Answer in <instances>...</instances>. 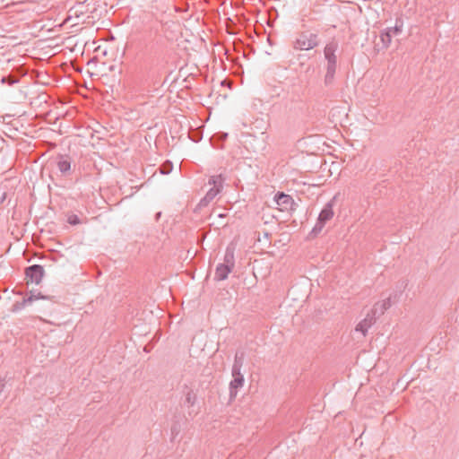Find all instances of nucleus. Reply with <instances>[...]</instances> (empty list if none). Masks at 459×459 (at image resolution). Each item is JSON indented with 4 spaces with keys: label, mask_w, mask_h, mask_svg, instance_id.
<instances>
[{
    "label": "nucleus",
    "mask_w": 459,
    "mask_h": 459,
    "mask_svg": "<svg viewBox=\"0 0 459 459\" xmlns=\"http://www.w3.org/2000/svg\"><path fill=\"white\" fill-rule=\"evenodd\" d=\"M339 44L335 40L329 41L324 48V57L325 60V74L324 82L326 86L333 84L337 70Z\"/></svg>",
    "instance_id": "1"
},
{
    "label": "nucleus",
    "mask_w": 459,
    "mask_h": 459,
    "mask_svg": "<svg viewBox=\"0 0 459 459\" xmlns=\"http://www.w3.org/2000/svg\"><path fill=\"white\" fill-rule=\"evenodd\" d=\"M319 43L318 33L307 30L298 33L292 42V47L295 50L308 51L316 48Z\"/></svg>",
    "instance_id": "2"
},
{
    "label": "nucleus",
    "mask_w": 459,
    "mask_h": 459,
    "mask_svg": "<svg viewBox=\"0 0 459 459\" xmlns=\"http://www.w3.org/2000/svg\"><path fill=\"white\" fill-rule=\"evenodd\" d=\"M223 178L221 175H214L209 178V185H212V187L207 192L205 196L201 200V205H207L212 202L216 195L221 192L222 188Z\"/></svg>",
    "instance_id": "3"
},
{
    "label": "nucleus",
    "mask_w": 459,
    "mask_h": 459,
    "mask_svg": "<svg viewBox=\"0 0 459 459\" xmlns=\"http://www.w3.org/2000/svg\"><path fill=\"white\" fill-rule=\"evenodd\" d=\"M333 214L334 212L333 210V203L329 202L325 205L319 213L317 221L312 230V232L315 234L319 233L323 230L325 224L333 219Z\"/></svg>",
    "instance_id": "4"
},
{
    "label": "nucleus",
    "mask_w": 459,
    "mask_h": 459,
    "mask_svg": "<svg viewBox=\"0 0 459 459\" xmlns=\"http://www.w3.org/2000/svg\"><path fill=\"white\" fill-rule=\"evenodd\" d=\"M274 202L277 208L281 212H290L294 210L295 202L290 195L278 193L274 196Z\"/></svg>",
    "instance_id": "5"
},
{
    "label": "nucleus",
    "mask_w": 459,
    "mask_h": 459,
    "mask_svg": "<svg viewBox=\"0 0 459 459\" xmlns=\"http://www.w3.org/2000/svg\"><path fill=\"white\" fill-rule=\"evenodd\" d=\"M48 299V297L41 295L39 292V293H35V292L30 291V295L27 298L23 299L22 301L15 302L12 306L11 311L13 312V313L19 312L20 310L24 308L25 306L30 305V304H32L36 300H38V299Z\"/></svg>",
    "instance_id": "6"
},
{
    "label": "nucleus",
    "mask_w": 459,
    "mask_h": 459,
    "mask_svg": "<svg viewBox=\"0 0 459 459\" xmlns=\"http://www.w3.org/2000/svg\"><path fill=\"white\" fill-rule=\"evenodd\" d=\"M232 377L233 379L230 383V395L234 398L238 390L243 386L245 379L241 372H232Z\"/></svg>",
    "instance_id": "7"
},
{
    "label": "nucleus",
    "mask_w": 459,
    "mask_h": 459,
    "mask_svg": "<svg viewBox=\"0 0 459 459\" xmlns=\"http://www.w3.org/2000/svg\"><path fill=\"white\" fill-rule=\"evenodd\" d=\"M43 274L44 269L39 264L31 265L26 269V276L36 284H39L41 281Z\"/></svg>",
    "instance_id": "8"
},
{
    "label": "nucleus",
    "mask_w": 459,
    "mask_h": 459,
    "mask_svg": "<svg viewBox=\"0 0 459 459\" xmlns=\"http://www.w3.org/2000/svg\"><path fill=\"white\" fill-rule=\"evenodd\" d=\"M232 269L233 268L228 266L224 264H218L216 267L214 279L216 281L225 280L228 277L229 273L232 271Z\"/></svg>",
    "instance_id": "9"
},
{
    "label": "nucleus",
    "mask_w": 459,
    "mask_h": 459,
    "mask_svg": "<svg viewBox=\"0 0 459 459\" xmlns=\"http://www.w3.org/2000/svg\"><path fill=\"white\" fill-rule=\"evenodd\" d=\"M374 318L373 316H368L365 319H363L361 322H359L355 330L357 332H360L363 336L366 335V333L368 332V328L373 325Z\"/></svg>",
    "instance_id": "10"
},
{
    "label": "nucleus",
    "mask_w": 459,
    "mask_h": 459,
    "mask_svg": "<svg viewBox=\"0 0 459 459\" xmlns=\"http://www.w3.org/2000/svg\"><path fill=\"white\" fill-rule=\"evenodd\" d=\"M390 307H391V299L387 298L385 299H383L380 302L376 303L375 306H374V308H373V312H374V314L382 315Z\"/></svg>",
    "instance_id": "11"
},
{
    "label": "nucleus",
    "mask_w": 459,
    "mask_h": 459,
    "mask_svg": "<svg viewBox=\"0 0 459 459\" xmlns=\"http://www.w3.org/2000/svg\"><path fill=\"white\" fill-rule=\"evenodd\" d=\"M224 264L234 267V248L228 247L224 255Z\"/></svg>",
    "instance_id": "12"
},
{
    "label": "nucleus",
    "mask_w": 459,
    "mask_h": 459,
    "mask_svg": "<svg viewBox=\"0 0 459 459\" xmlns=\"http://www.w3.org/2000/svg\"><path fill=\"white\" fill-rule=\"evenodd\" d=\"M57 168L60 170V172L65 173V172L70 170V169H71V162H70V160L68 159H65V158L62 157L57 161Z\"/></svg>",
    "instance_id": "13"
},
{
    "label": "nucleus",
    "mask_w": 459,
    "mask_h": 459,
    "mask_svg": "<svg viewBox=\"0 0 459 459\" xmlns=\"http://www.w3.org/2000/svg\"><path fill=\"white\" fill-rule=\"evenodd\" d=\"M244 355L243 353H237L235 356L234 364L232 366V372H241V368L243 365Z\"/></svg>",
    "instance_id": "14"
},
{
    "label": "nucleus",
    "mask_w": 459,
    "mask_h": 459,
    "mask_svg": "<svg viewBox=\"0 0 459 459\" xmlns=\"http://www.w3.org/2000/svg\"><path fill=\"white\" fill-rule=\"evenodd\" d=\"M380 40L383 43L384 48H387L392 42L391 34L388 33V31H386V30L382 31L380 34Z\"/></svg>",
    "instance_id": "15"
},
{
    "label": "nucleus",
    "mask_w": 459,
    "mask_h": 459,
    "mask_svg": "<svg viewBox=\"0 0 459 459\" xmlns=\"http://www.w3.org/2000/svg\"><path fill=\"white\" fill-rule=\"evenodd\" d=\"M403 30V24L402 22L399 24V22H396V24L394 27L387 28L386 31L391 34V37L396 36L400 34Z\"/></svg>",
    "instance_id": "16"
},
{
    "label": "nucleus",
    "mask_w": 459,
    "mask_h": 459,
    "mask_svg": "<svg viewBox=\"0 0 459 459\" xmlns=\"http://www.w3.org/2000/svg\"><path fill=\"white\" fill-rule=\"evenodd\" d=\"M196 401V394L192 391L188 390L186 394V403L189 406H193Z\"/></svg>",
    "instance_id": "17"
},
{
    "label": "nucleus",
    "mask_w": 459,
    "mask_h": 459,
    "mask_svg": "<svg viewBox=\"0 0 459 459\" xmlns=\"http://www.w3.org/2000/svg\"><path fill=\"white\" fill-rule=\"evenodd\" d=\"M68 222L72 225H76L80 223V220L77 215H71L68 217Z\"/></svg>",
    "instance_id": "18"
},
{
    "label": "nucleus",
    "mask_w": 459,
    "mask_h": 459,
    "mask_svg": "<svg viewBox=\"0 0 459 459\" xmlns=\"http://www.w3.org/2000/svg\"><path fill=\"white\" fill-rule=\"evenodd\" d=\"M161 173H162V174H167V173H169V170H165V169H161Z\"/></svg>",
    "instance_id": "19"
}]
</instances>
